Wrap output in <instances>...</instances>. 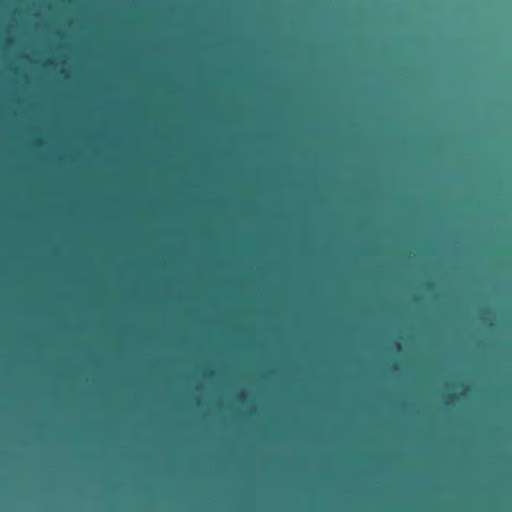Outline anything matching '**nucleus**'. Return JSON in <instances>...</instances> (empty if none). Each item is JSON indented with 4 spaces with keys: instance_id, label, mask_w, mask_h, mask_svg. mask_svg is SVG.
<instances>
[{
    "instance_id": "nucleus-1",
    "label": "nucleus",
    "mask_w": 512,
    "mask_h": 512,
    "mask_svg": "<svg viewBox=\"0 0 512 512\" xmlns=\"http://www.w3.org/2000/svg\"><path fill=\"white\" fill-rule=\"evenodd\" d=\"M448 397H449V400H451V401H452V400H454V399H455V397H456V396H455V394H450Z\"/></svg>"
}]
</instances>
